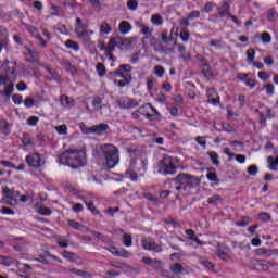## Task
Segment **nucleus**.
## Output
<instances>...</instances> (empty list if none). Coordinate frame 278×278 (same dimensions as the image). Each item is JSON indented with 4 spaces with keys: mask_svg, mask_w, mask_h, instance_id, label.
Here are the masks:
<instances>
[{
    "mask_svg": "<svg viewBox=\"0 0 278 278\" xmlns=\"http://www.w3.org/2000/svg\"><path fill=\"white\" fill-rule=\"evenodd\" d=\"M0 212L1 214L14 215V212L12 211V208H8V207H2Z\"/></svg>",
    "mask_w": 278,
    "mask_h": 278,
    "instance_id": "nucleus-64",
    "label": "nucleus"
},
{
    "mask_svg": "<svg viewBox=\"0 0 278 278\" xmlns=\"http://www.w3.org/2000/svg\"><path fill=\"white\" fill-rule=\"evenodd\" d=\"M61 164L71 166V168H81L86 166V151L67 150L60 156Z\"/></svg>",
    "mask_w": 278,
    "mask_h": 278,
    "instance_id": "nucleus-3",
    "label": "nucleus"
},
{
    "mask_svg": "<svg viewBox=\"0 0 278 278\" xmlns=\"http://www.w3.org/2000/svg\"><path fill=\"white\" fill-rule=\"evenodd\" d=\"M178 23L181 27H190V20L188 17L179 20Z\"/></svg>",
    "mask_w": 278,
    "mask_h": 278,
    "instance_id": "nucleus-56",
    "label": "nucleus"
},
{
    "mask_svg": "<svg viewBox=\"0 0 278 278\" xmlns=\"http://www.w3.org/2000/svg\"><path fill=\"white\" fill-rule=\"evenodd\" d=\"M90 233H92L94 236V238H98V240H101L102 242H110V240H108V237H105L97 231H90Z\"/></svg>",
    "mask_w": 278,
    "mask_h": 278,
    "instance_id": "nucleus-43",
    "label": "nucleus"
},
{
    "mask_svg": "<svg viewBox=\"0 0 278 278\" xmlns=\"http://www.w3.org/2000/svg\"><path fill=\"white\" fill-rule=\"evenodd\" d=\"M12 99L15 105H21V103H23V96L21 94H13Z\"/></svg>",
    "mask_w": 278,
    "mask_h": 278,
    "instance_id": "nucleus-45",
    "label": "nucleus"
},
{
    "mask_svg": "<svg viewBox=\"0 0 278 278\" xmlns=\"http://www.w3.org/2000/svg\"><path fill=\"white\" fill-rule=\"evenodd\" d=\"M94 110H101L103 108V100L101 98H96L91 102Z\"/></svg>",
    "mask_w": 278,
    "mask_h": 278,
    "instance_id": "nucleus-35",
    "label": "nucleus"
},
{
    "mask_svg": "<svg viewBox=\"0 0 278 278\" xmlns=\"http://www.w3.org/2000/svg\"><path fill=\"white\" fill-rule=\"evenodd\" d=\"M26 164L33 168H41V166H45V159L40 153H33L26 156Z\"/></svg>",
    "mask_w": 278,
    "mask_h": 278,
    "instance_id": "nucleus-8",
    "label": "nucleus"
},
{
    "mask_svg": "<svg viewBox=\"0 0 278 278\" xmlns=\"http://www.w3.org/2000/svg\"><path fill=\"white\" fill-rule=\"evenodd\" d=\"M24 105L25 108H34V105H36V102L31 98H26L24 100Z\"/></svg>",
    "mask_w": 278,
    "mask_h": 278,
    "instance_id": "nucleus-46",
    "label": "nucleus"
},
{
    "mask_svg": "<svg viewBox=\"0 0 278 278\" xmlns=\"http://www.w3.org/2000/svg\"><path fill=\"white\" fill-rule=\"evenodd\" d=\"M2 201L7 203V205H13L16 203L18 197H21V193L18 191L12 190L8 187H4L2 190Z\"/></svg>",
    "mask_w": 278,
    "mask_h": 278,
    "instance_id": "nucleus-6",
    "label": "nucleus"
},
{
    "mask_svg": "<svg viewBox=\"0 0 278 278\" xmlns=\"http://www.w3.org/2000/svg\"><path fill=\"white\" fill-rule=\"evenodd\" d=\"M72 210H73V212H76V213L77 212H84V205L80 204V203H77V204L72 206Z\"/></svg>",
    "mask_w": 278,
    "mask_h": 278,
    "instance_id": "nucleus-62",
    "label": "nucleus"
},
{
    "mask_svg": "<svg viewBox=\"0 0 278 278\" xmlns=\"http://www.w3.org/2000/svg\"><path fill=\"white\" fill-rule=\"evenodd\" d=\"M56 242L59 245H61L63 249H66L68 247V241L64 238L56 239Z\"/></svg>",
    "mask_w": 278,
    "mask_h": 278,
    "instance_id": "nucleus-53",
    "label": "nucleus"
},
{
    "mask_svg": "<svg viewBox=\"0 0 278 278\" xmlns=\"http://www.w3.org/2000/svg\"><path fill=\"white\" fill-rule=\"evenodd\" d=\"M38 121H40V118H38L36 116H30L27 119V125H29L30 127H36V125H38Z\"/></svg>",
    "mask_w": 278,
    "mask_h": 278,
    "instance_id": "nucleus-42",
    "label": "nucleus"
},
{
    "mask_svg": "<svg viewBox=\"0 0 278 278\" xmlns=\"http://www.w3.org/2000/svg\"><path fill=\"white\" fill-rule=\"evenodd\" d=\"M164 67L160 66V65H156L154 67V75H156V77H164Z\"/></svg>",
    "mask_w": 278,
    "mask_h": 278,
    "instance_id": "nucleus-40",
    "label": "nucleus"
},
{
    "mask_svg": "<svg viewBox=\"0 0 278 278\" xmlns=\"http://www.w3.org/2000/svg\"><path fill=\"white\" fill-rule=\"evenodd\" d=\"M106 251L115 255L116 257H127V253L121 254L116 248H106Z\"/></svg>",
    "mask_w": 278,
    "mask_h": 278,
    "instance_id": "nucleus-38",
    "label": "nucleus"
},
{
    "mask_svg": "<svg viewBox=\"0 0 278 278\" xmlns=\"http://www.w3.org/2000/svg\"><path fill=\"white\" fill-rule=\"evenodd\" d=\"M141 34L146 37L149 38L153 34V30L149 28L147 25L142 24L141 26Z\"/></svg>",
    "mask_w": 278,
    "mask_h": 278,
    "instance_id": "nucleus-37",
    "label": "nucleus"
},
{
    "mask_svg": "<svg viewBox=\"0 0 278 278\" xmlns=\"http://www.w3.org/2000/svg\"><path fill=\"white\" fill-rule=\"evenodd\" d=\"M213 164H215L216 166H218V164H220V162H218V154L216 152H210L208 153Z\"/></svg>",
    "mask_w": 278,
    "mask_h": 278,
    "instance_id": "nucleus-44",
    "label": "nucleus"
},
{
    "mask_svg": "<svg viewBox=\"0 0 278 278\" xmlns=\"http://www.w3.org/2000/svg\"><path fill=\"white\" fill-rule=\"evenodd\" d=\"M261 40L265 45H270V42H273V37L268 33H263L261 34Z\"/></svg>",
    "mask_w": 278,
    "mask_h": 278,
    "instance_id": "nucleus-34",
    "label": "nucleus"
},
{
    "mask_svg": "<svg viewBox=\"0 0 278 278\" xmlns=\"http://www.w3.org/2000/svg\"><path fill=\"white\" fill-rule=\"evenodd\" d=\"M187 236L190 238V240H193V242H197V244H203L199 238L194 235V230L188 229L186 230Z\"/></svg>",
    "mask_w": 278,
    "mask_h": 278,
    "instance_id": "nucleus-29",
    "label": "nucleus"
},
{
    "mask_svg": "<svg viewBox=\"0 0 278 278\" xmlns=\"http://www.w3.org/2000/svg\"><path fill=\"white\" fill-rule=\"evenodd\" d=\"M37 212L41 216H51L53 214V211H51V208H49V207H47L45 205L38 206Z\"/></svg>",
    "mask_w": 278,
    "mask_h": 278,
    "instance_id": "nucleus-21",
    "label": "nucleus"
},
{
    "mask_svg": "<svg viewBox=\"0 0 278 278\" xmlns=\"http://www.w3.org/2000/svg\"><path fill=\"white\" fill-rule=\"evenodd\" d=\"M141 244L146 251H154L155 253H162V245L155 243L151 238H143Z\"/></svg>",
    "mask_w": 278,
    "mask_h": 278,
    "instance_id": "nucleus-11",
    "label": "nucleus"
},
{
    "mask_svg": "<svg viewBox=\"0 0 278 278\" xmlns=\"http://www.w3.org/2000/svg\"><path fill=\"white\" fill-rule=\"evenodd\" d=\"M0 87L3 88L4 97L10 99L12 92H14V83L8 76L0 74Z\"/></svg>",
    "mask_w": 278,
    "mask_h": 278,
    "instance_id": "nucleus-7",
    "label": "nucleus"
},
{
    "mask_svg": "<svg viewBox=\"0 0 278 278\" xmlns=\"http://www.w3.org/2000/svg\"><path fill=\"white\" fill-rule=\"evenodd\" d=\"M150 266H151L152 268H161V266H162V261L152 260V263L150 264Z\"/></svg>",
    "mask_w": 278,
    "mask_h": 278,
    "instance_id": "nucleus-63",
    "label": "nucleus"
},
{
    "mask_svg": "<svg viewBox=\"0 0 278 278\" xmlns=\"http://www.w3.org/2000/svg\"><path fill=\"white\" fill-rule=\"evenodd\" d=\"M170 270L175 275H188V270H186L184 268V266L181 264H179V263H176V264L172 265L170 266Z\"/></svg>",
    "mask_w": 278,
    "mask_h": 278,
    "instance_id": "nucleus-14",
    "label": "nucleus"
},
{
    "mask_svg": "<svg viewBox=\"0 0 278 278\" xmlns=\"http://www.w3.org/2000/svg\"><path fill=\"white\" fill-rule=\"evenodd\" d=\"M119 31L125 36L131 31V24L127 21L119 23Z\"/></svg>",
    "mask_w": 278,
    "mask_h": 278,
    "instance_id": "nucleus-17",
    "label": "nucleus"
},
{
    "mask_svg": "<svg viewBox=\"0 0 278 278\" xmlns=\"http://www.w3.org/2000/svg\"><path fill=\"white\" fill-rule=\"evenodd\" d=\"M199 16H201V12L192 11L191 13L188 14L187 18L189 21H192L193 18H199Z\"/></svg>",
    "mask_w": 278,
    "mask_h": 278,
    "instance_id": "nucleus-51",
    "label": "nucleus"
},
{
    "mask_svg": "<svg viewBox=\"0 0 278 278\" xmlns=\"http://www.w3.org/2000/svg\"><path fill=\"white\" fill-rule=\"evenodd\" d=\"M160 175H175L177 173V159L165 155L155 166Z\"/></svg>",
    "mask_w": 278,
    "mask_h": 278,
    "instance_id": "nucleus-4",
    "label": "nucleus"
},
{
    "mask_svg": "<svg viewBox=\"0 0 278 278\" xmlns=\"http://www.w3.org/2000/svg\"><path fill=\"white\" fill-rule=\"evenodd\" d=\"M127 8L131 10V12H136V10H138V0L128 1Z\"/></svg>",
    "mask_w": 278,
    "mask_h": 278,
    "instance_id": "nucleus-39",
    "label": "nucleus"
},
{
    "mask_svg": "<svg viewBox=\"0 0 278 278\" xmlns=\"http://www.w3.org/2000/svg\"><path fill=\"white\" fill-rule=\"evenodd\" d=\"M45 257H50L51 260H54V262H59V264H62V261L60 260V257L49 253V252H45Z\"/></svg>",
    "mask_w": 278,
    "mask_h": 278,
    "instance_id": "nucleus-58",
    "label": "nucleus"
},
{
    "mask_svg": "<svg viewBox=\"0 0 278 278\" xmlns=\"http://www.w3.org/2000/svg\"><path fill=\"white\" fill-rule=\"evenodd\" d=\"M149 115L148 119L149 121H155V118L160 117V112H157V109L153 108V105L150 104V109H148Z\"/></svg>",
    "mask_w": 278,
    "mask_h": 278,
    "instance_id": "nucleus-19",
    "label": "nucleus"
},
{
    "mask_svg": "<svg viewBox=\"0 0 278 278\" xmlns=\"http://www.w3.org/2000/svg\"><path fill=\"white\" fill-rule=\"evenodd\" d=\"M62 256H63L65 260H75V257H76L75 253L68 252V251H64V252L62 253Z\"/></svg>",
    "mask_w": 278,
    "mask_h": 278,
    "instance_id": "nucleus-47",
    "label": "nucleus"
},
{
    "mask_svg": "<svg viewBox=\"0 0 278 278\" xmlns=\"http://www.w3.org/2000/svg\"><path fill=\"white\" fill-rule=\"evenodd\" d=\"M67 223L70 227H72V229H76V230H79V227L81 225L78 222H75V219H70Z\"/></svg>",
    "mask_w": 278,
    "mask_h": 278,
    "instance_id": "nucleus-50",
    "label": "nucleus"
},
{
    "mask_svg": "<svg viewBox=\"0 0 278 278\" xmlns=\"http://www.w3.org/2000/svg\"><path fill=\"white\" fill-rule=\"evenodd\" d=\"M118 45H122V47H129L131 45V41L128 39L111 38L109 45L106 47L102 46L101 50L103 51L104 49L106 58H109V60H114L112 53L114 52L116 47H118Z\"/></svg>",
    "mask_w": 278,
    "mask_h": 278,
    "instance_id": "nucleus-5",
    "label": "nucleus"
},
{
    "mask_svg": "<svg viewBox=\"0 0 278 278\" xmlns=\"http://www.w3.org/2000/svg\"><path fill=\"white\" fill-rule=\"evenodd\" d=\"M96 71L100 77H103L106 73L105 65H103V63H98L96 66Z\"/></svg>",
    "mask_w": 278,
    "mask_h": 278,
    "instance_id": "nucleus-36",
    "label": "nucleus"
},
{
    "mask_svg": "<svg viewBox=\"0 0 278 278\" xmlns=\"http://www.w3.org/2000/svg\"><path fill=\"white\" fill-rule=\"evenodd\" d=\"M187 186L189 188H199V186H201V180L197 177L189 176V180L187 182Z\"/></svg>",
    "mask_w": 278,
    "mask_h": 278,
    "instance_id": "nucleus-20",
    "label": "nucleus"
},
{
    "mask_svg": "<svg viewBox=\"0 0 278 278\" xmlns=\"http://www.w3.org/2000/svg\"><path fill=\"white\" fill-rule=\"evenodd\" d=\"M67 273H71L72 275H76L77 277L92 278V274L81 269H77L75 267L68 268Z\"/></svg>",
    "mask_w": 278,
    "mask_h": 278,
    "instance_id": "nucleus-13",
    "label": "nucleus"
},
{
    "mask_svg": "<svg viewBox=\"0 0 278 278\" xmlns=\"http://www.w3.org/2000/svg\"><path fill=\"white\" fill-rule=\"evenodd\" d=\"M56 134H59V136H67L68 135V127L66 125H59L54 127Z\"/></svg>",
    "mask_w": 278,
    "mask_h": 278,
    "instance_id": "nucleus-23",
    "label": "nucleus"
},
{
    "mask_svg": "<svg viewBox=\"0 0 278 278\" xmlns=\"http://www.w3.org/2000/svg\"><path fill=\"white\" fill-rule=\"evenodd\" d=\"M263 89L265 90L266 94L269 97H273L275 94V85L273 84H266Z\"/></svg>",
    "mask_w": 278,
    "mask_h": 278,
    "instance_id": "nucleus-32",
    "label": "nucleus"
},
{
    "mask_svg": "<svg viewBox=\"0 0 278 278\" xmlns=\"http://www.w3.org/2000/svg\"><path fill=\"white\" fill-rule=\"evenodd\" d=\"M124 244L125 247H131V235H124Z\"/></svg>",
    "mask_w": 278,
    "mask_h": 278,
    "instance_id": "nucleus-55",
    "label": "nucleus"
},
{
    "mask_svg": "<svg viewBox=\"0 0 278 278\" xmlns=\"http://www.w3.org/2000/svg\"><path fill=\"white\" fill-rule=\"evenodd\" d=\"M85 29H88V25L84 24L81 18L77 17L75 24V34H79V31H84Z\"/></svg>",
    "mask_w": 278,
    "mask_h": 278,
    "instance_id": "nucleus-18",
    "label": "nucleus"
},
{
    "mask_svg": "<svg viewBox=\"0 0 278 278\" xmlns=\"http://www.w3.org/2000/svg\"><path fill=\"white\" fill-rule=\"evenodd\" d=\"M22 142L26 149V151H34V141L29 137H24Z\"/></svg>",
    "mask_w": 278,
    "mask_h": 278,
    "instance_id": "nucleus-22",
    "label": "nucleus"
},
{
    "mask_svg": "<svg viewBox=\"0 0 278 278\" xmlns=\"http://www.w3.org/2000/svg\"><path fill=\"white\" fill-rule=\"evenodd\" d=\"M140 60V52H136L135 54L131 55L130 62L131 64H136Z\"/></svg>",
    "mask_w": 278,
    "mask_h": 278,
    "instance_id": "nucleus-61",
    "label": "nucleus"
},
{
    "mask_svg": "<svg viewBox=\"0 0 278 278\" xmlns=\"http://www.w3.org/2000/svg\"><path fill=\"white\" fill-rule=\"evenodd\" d=\"M218 14L219 16L223 18L225 16H229L230 13H229V4L228 3H225L223 7H220L218 9Z\"/></svg>",
    "mask_w": 278,
    "mask_h": 278,
    "instance_id": "nucleus-25",
    "label": "nucleus"
},
{
    "mask_svg": "<svg viewBox=\"0 0 278 278\" xmlns=\"http://www.w3.org/2000/svg\"><path fill=\"white\" fill-rule=\"evenodd\" d=\"M256 255H265L266 257H270V254H268V251L264 248H260L255 250Z\"/></svg>",
    "mask_w": 278,
    "mask_h": 278,
    "instance_id": "nucleus-49",
    "label": "nucleus"
},
{
    "mask_svg": "<svg viewBox=\"0 0 278 278\" xmlns=\"http://www.w3.org/2000/svg\"><path fill=\"white\" fill-rule=\"evenodd\" d=\"M34 8H35V10H38V12H42L45 5H42V2L36 0V1H34Z\"/></svg>",
    "mask_w": 278,
    "mask_h": 278,
    "instance_id": "nucleus-59",
    "label": "nucleus"
},
{
    "mask_svg": "<svg viewBox=\"0 0 278 278\" xmlns=\"http://www.w3.org/2000/svg\"><path fill=\"white\" fill-rule=\"evenodd\" d=\"M207 203L210 205H218V203H223V198H220V195H213L207 199Z\"/></svg>",
    "mask_w": 278,
    "mask_h": 278,
    "instance_id": "nucleus-27",
    "label": "nucleus"
},
{
    "mask_svg": "<svg viewBox=\"0 0 278 278\" xmlns=\"http://www.w3.org/2000/svg\"><path fill=\"white\" fill-rule=\"evenodd\" d=\"M0 131L4 134V136H10V125L5 121L0 122Z\"/></svg>",
    "mask_w": 278,
    "mask_h": 278,
    "instance_id": "nucleus-24",
    "label": "nucleus"
},
{
    "mask_svg": "<svg viewBox=\"0 0 278 278\" xmlns=\"http://www.w3.org/2000/svg\"><path fill=\"white\" fill-rule=\"evenodd\" d=\"M60 101L63 108H73V105H75V100L68 96H61Z\"/></svg>",
    "mask_w": 278,
    "mask_h": 278,
    "instance_id": "nucleus-16",
    "label": "nucleus"
},
{
    "mask_svg": "<svg viewBox=\"0 0 278 278\" xmlns=\"http://www.w3.org/2000/svg\"><path fill=\"white\" fill-rule=\"evenodd\" d=\"M206 178L208 179V181H213V184L218 185V182H219L216 172H208L206 174Z\"/></svg>",
    "mask_w": 278,
    "mask_h": 278,
    "instance_id": "nucleus-31",
    "label": "nucleus"
},
{
    "mask_svg": "<svg viewBox=\"0 0 278 278\" xmlns=\"http://www.w3.org/2000/svg\"><path fill=\"white\" fill-rule=\"evenodd\" d=\"M89 212H91L92 214H99V211L97 210V206H94L93 203H88V202H85Z\"/></svg>",
    "mask_w": 278,
    "mask_h": 278,
    "instance_id": "nucleus-52",
    "label": "nucleus"
},
{
    "mask_svg": "<svg viewBox=\"0 0 278 278\" xmlns=\"http://www.w3.org/2000/svg\"><path fill=\"white\" fill-rule=\"evenodd\" d=\"M108 129H110V126L108 124H99L91 126L89 128L83 129V134H94L96 136H103L108 134Z\"/></svg>",
    "mask_w": 278,
    "mask_h": 278,
    "instance_id": "nucleus-9",
    "label": "nucleus"
},
{
    "mask_svg": "<svg viewBox=\"0 0 278 278\" xmlns=\"http://www.w3.org/2000/svg\"><path fill=\"white\" fill-rule=\"evenodd\" d=\"M98 151L104 157L106 168H115L121 162V152L118 148L112 143H103L98 146Z\"/></svg>",
    "mask_w": 278,
    "mask_h": 278,
    "instance_id": "nucleus-2",
    "label": "nucleus"
},
{
    "mask_svg": "<svg viewBox=\"0 0 278 278\" xmlns=\"http://www.w3.org/2000/svg\"><path fill=\"white\" fill-rule=\"evenodd\" d=\"M189 179H190V175L179 174V175L176 176L174 181H176V184H179L180 186H188V180Z\"/></svg>",
    "mask_w": 278,
    "mask_h": 278,
    "instance_id": "nucleus-15",
    "label": "nucleus"
},
{
    "mask_svg": "<svg viewBox=\"0 0 278 278\" xmlns=\"http://www.w3.org/2000/svg\"><path fill=\"white\" fill-rule=\"evenodd\" d=\"M151 23L152 25L160 26L162 25V23H164V21L162 20V16H160V14H154L151 17Z\"/></svg>",
    "mask_w": 278,
    "mask_h": 278,
    "instance_id": "nucleus-33",
    "label": "nucleus"
},
{
    "mask_svg": "<svg viewBox=\"0 0 278 278\" xmlns=\"http://www.w3.org/2000/svg\"><path fill=\"white\" fill-rule=\"evenodd\" d=\"M179 36L182 42H188V40H190V34L188 31H181Z\"/></svg>",
    "mask_w": 278,
    "mask_h": 278,
    "instance_id": "nucleus-54",
    "label": "nucleus"
},
{
    "mask_svg": "<svg viewBox=\"0 0 278 278\" xmlns=\"http://www.w3.org/2000/svg\"><path fill=\"white\" fill-rule=\"evenodd\" d=\"M16 89L18 92H25V90H27V85L24 81H20L16 84Z\"/></svg>",
    "mask_w": 278,
    "mask_h": 278,
    "instance_id": "nucleus-48",
    "label": "nucleus"
},
{
    "mask_svg": "<svg viewBox=\"0 0 278 278\" xmlns=\"http://www.w3.org/2000/svg\"><path fill=\"white\" fill-rule=\"evenodd\" d=\"M248 173H249V175L255 176L258 173V169H257V167L255 165H251L248 168Z\"/></svg>",
    "mask_w": 278,
    "mask_h": 278,
    "instance_id": "nucleus-60",
    "label": "nucleus"
},
{
    "mask_svg": "<svg viewBox=\"0 0 278 278\" xmlns=\"http://www.w3.org/2000/svg\"><path fill=\"white\" fill-rule=\"evenodd\" d=\"M149 110H151V104H144L138 109L141 116H147L149 118Z\"/></svg>",
    "mask_w": 278,
    "mask_h": 278,
    "instance_id": "nucleus-30",
    "label": "nucleus"
},
{
    "mask_svg": "<svg viewBox=\"0 0 278 278\" xmlns=\"http://www.w3.org/2000/svg\"><path fill=\"white\" fill-rule=\"evenodd\" d=\"M247 60L249 63H251V62H253V60H255V50L249 49L247 51Z\"/></svg>",
    "mask_w": 278,
    "mask_h": 278,
    "instance_id": "nucleus-41",
    "label": "nucleus"
},
{
    "mask_svg": "<svg viewBox=\"0 0 278 278\" xmlns=\"http://www.w3.org/2000/svg\"><path fill=\"white\" fill-rule=\"evenodd\" d=\"M258 79H262V81H268V79H270V76H268L266 72H260Z\"/></svg>",
    "mask_w": 278,
    "mask_h": 278,
    "instance_id": "nucleus-57",
    "label": "nucleus"
},
{
    "mask_svg": "<svg viewBox=\"0 0 278 278\" xmlns=\"http://www.w3.org/2000/svg\"><path fill=\"white\" fill-rule=\"evenodd\" d=\"M126 151L132 159L125 175L127 179H130L131 181H138V173H140V170H147V164H149V162L147 159H143L140 154V151L136 149L126 148Z\"/></svg>",
    "mask_w": 278,
    "mask_h": 278,
    "instance_id": "nucleus-1",
    "label": "nucleus"
},
{
    "mask_svg": "<svg viewBox=\"0 0 278 278\" xmlns=\"http://www.w3.org/2000/svg\"><path fill=\"white\" fill-rule=\"evenodd\" d=\"M78 40H81L84 45H88V47H94V42H92V36H94V30L85 29L76 33Z\"/></svg>",
    "mask_w": 278,
    "mask_h": 278,
    "instance_id": "nucleus-10",
    "label": "nucleus"
},
{
    "mask_svg": "<svg viewBox=\"0 0 278 278\" xmlns=\"http://www.w3.org/2000/svg\"><path fill=\"white\" fill-rule=\"evenodd\" d=\"M118 105L122 110H132V108H138L139 103L130 98H122L118 100Z\"/></svg>",
    "mask_w": 278,
    "mask_h": 278,
    "instance_id": "nucleus-12",
    "label": "nucleus"
},
{
    "mask_svg": "<svg viewBox=\"0 0 278 278\" xmlns=\"http://www.w3.org/2000/svg\"><path fill=\"white\" fill-rule=\"evenodd\" d=\"M65 47L67 49H72L73 51H79V43H77L73 40L65 41Z\"/></svg>",
    "mask_w": 278,
    "mask_h": 278,
    "instance_id": "nucleus-28",
    "label": "nucleus"
},
{
    "mask_svg": "<svg viewBox=\"0 0 278 278\" xmlns=\"http://www.w3.org/2000/svg\"><path fill=\"white\" fill-rule=\"evenodd\" d=\"M111 33H112V26L110 24L104 22L100 25V34L108 35V34H111Z\"/></svg>",
    "mask_w": 278,
    "mask_h": 278,
    "instance_id": "nucleus-26",
    "label": "nucleus"
}]
</instances>
